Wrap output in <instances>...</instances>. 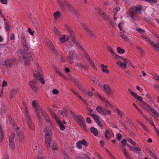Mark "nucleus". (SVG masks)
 <instances>
[{"label":"nucleus","mask_w":159,"mask_h":159,"mask_svg":"<svg viewBox=\"0 0 159 159\" xmlns=\"http://www.w3.org/2000/svg\"><path fill=\"white\" fill-rule=\"evenodd\" d=\"M37 73L36 74L34 73L36 79L33 80L32 81H30L29 82V85L32 90L36 93L37 92L38 88L37 84L38 82V80L43 84H44L45 83L44 80L42 77L43 74L42 70L39 66L37 67Z\"/></svg>","instance_id":"f257e3e1"},{"label":"nucleus","mask_w":159,"mask_h":159,"mask_svg":"<svg viewBox=\"0 0 159 159\" xmlns=\"http://www.w3.org/2000/svg\"><path fill=\"white\" fill-rule=\"evenodd\" d=\"M45 135V142L46 144H49L53 141L51 139V136L52 135L51 129L50 127H46L45 130H44Z\"/></svg>","instance_id":"f03ea898"},{"label":"nucleus","mask_w":159,"mask_h":159,"mask_svg":"<svg viewBox=\"0 0 159 159\" xmlns=\"http://www.w3.org/2000/svg\"><path fill=\"white\" fill-rule=\"evenodd\" d=\"M142 7H138L135 6L134 7H133L130 8L129 9V14L131 17L134 20L135 19V17H136V14L137 12H139L141 10Z\"/></svg>","instance_id":"7ed1b4c3"},{"label":"nucleus","mask_w":159,"mask_h":159,"mask_svg":"<svg viewBox=\"0 0 159 159\" xmlns=\"http://www.w3.org/2000/svg\"><path fill=\"white\" fill-rule=\"evenodd\" d=\"M75 115H76V116L75 117V119L77 123L83 129L86 130L85 123L84 122V119L83 117L82 116H80L79 117L76 114Z\"/></svg>","instance_id":"20e7f679"},{"label":"nucleus","mask_w":159,"mask_h":159,"mask_svg":"<svg viewBox=\"0 0 159 159\" xmlns=\"http://www.w3.org/2000/svg\"><path fill=\"white\" fill-rule=\"evenodd\" d=\"M115 55L117 57H118L122 59L124 62L122 63L120 61H118L117 62V64L122 69L125 68L126 67L127 64H129V63H130V61L129 60L126 58H123L122 57L119 56L116 54H115Z\"/></svg>","instance_id":"39448f33"},{"label":"nucleus","mask_w":159,"mask_h":159,"mask_svg":"<svg viewBox=\"0 0 159 159\" xmlns=\"http://www.w3.org/2000/svg\"><path fill=\"white\" fill-rule=\"evenodd\" d=\"M17 55L20 59L24 61L25 64H27L28 62H30V61L28 62V61L26 60L25 57V53L24 52L21 50L19 51L18 52Z\"/></svg>","instance_id":"423d86ee"},{"label":"nucleus","mask_w":159,"mask_h":159,"mask_svg":"<svg viewBox=\"0 0 159 159\" xmlns=\"http://www.w3.org/2000/svg\"><path fill=\"white\" fill-rule=\"evenodd\" d=\"M102 89L108 96H109L112 94V93L109 86L106 84H105L102 87Z\"/></svg>","instance_id":"0eeeda50"},{"label":"nucleus","mask_w":159,"mask_h":159,"mask_svg":"<svg viewBox=\"0 0 159 159\" xmlns=\"http://www.w3.org/2000/svg\"><path fill=\"white\" fill-rule=\"evenodd\" d=\"M14 64V62L13 61L10 59H8L4 61L3 63V65L4 67L8 68V67L10 68Z\"/></svg>","instance_id":"6e6552de"},{"label":"nucleus","mask_w":159,"mask_h":159,"mask_svg":"<svg viewBox=\"0 0 159 159\" xmlns=\"http://www.w3.org/2000/svg\"><path fill=\"white\" fill-rule=\"evenodd\" d=\"M46 44L50 48L53 53L56 54L57 53L56 51L55 48V47L52 44V43L50 42V41L48 40L46 42Z\"/></svg>","instance_id":"1a4fd4ad"},{"label":"nucleus","mask_w":159,"mask_h":159,"mask_svg":"<svg viewBox=\"0 0 159 159\" xmlns=\"http://www.w3.org/2000/svg\"><path fill=\"white\" fill-rule=\"evenodd\" d=\"M113 136V134L112 133L111 130L110 131L108 130H106L104 136L105 138L107 140H109L111 139V137Z\"/></svg>","instance_id":"9d476101"},{"label":"nucleus","mask_w":159,"mask_h":159,"mask_svg":"<svg viewBox=\"0 0 159 159\" xmlns=\"http://www.w3.org/2000/svg\"><path fill=\"white\" fill-rule=\"evenodd\" d=\"M58 2L59 7L63 10L65 9L64 5L67 7V5H69L68 3L66 0L63 2L61 1H58Z\"/></svg>","instance_id":"9b49d317"},{"label":"nucleus","mask_w":159,"mask_h":159,"mask_svg":"<svg viewBox=\"0 0 159 159\" xmlns=\"http://www.w3.org/2000/svg\"><path fill=\"white\" fill-rule=\"evenodd\" d=\"M23 45L24 47V49L26 51H28L26 52V53L27 54H28V57L29 58V60H28L29 62L31 61L32 60V58L31 56L30 52L28 51L29 50L27 46L26 45V44H23Z\"/></svg>","instance_id":"f8f14e48"},{"label":"nucleus","mask_w":159,"mask_h":159,"mask_svg":"<svg viewBox=\"0 0 159 159\" xmlns=\"http://www.w3.org/2000/svg\"><path fill=\"white\" fill-rule=\"evenodd\" d=\"M75 53L72 51H69L68 54V58L69 60L72 62L75 57Z\"/></svg>","instance_id":"ddd939ff"},{"label":"nucleus","mask_w":159,"mask_h":159,"mask_svg":"<svg viewBox=\"0 0 159 159\" xmlns=\"http://www.w3.org/2000/svg\"><path fill=\"white\" fill-rule=\"evenodd\" d=\"M48 144L52 150H57L58 148L57 145L54 141L51 143H49Z\"/></svg>","instance_id":"4468645a"},{"label":"nucleus","mask_w":159,"mask_h":159,"mask_svg":"<svg viewBox=\"0 0 159 159\" xmlns=\"http://www.w3.org/2000/svg\"><path fill=\"white\" fill-rule=\"evenodd\" d=\"M90 130L96 136H97L98 135V132L96 128L92 127L90 128Z\"/></svg>","instance_id":"2eb2a0df"},{"label":"nucleus","mask_w":159,"mask_h":159,"mask_svg":"<svg viewBox=\"0 0 159 159\" xmlns=\"http://www.w3.org/2000/svg\"><path fill=\"white\" fill-rule=\"evenodd\" d=\"M17 93V90H12L10 92V98H13L15 95Z\"/></svg>","instance_id":"dca6fc26"},{"label":"nucleus","mask_w":159,"mask_h":159,"mask_svg":"<svg viewBox=\"0 0 159 159\" xmlns=\"http://www.w3.org/2000/svg\"><path fill=\"white\" fill-rule=\"evenodd\" d=\"M27 123L28 124V127L31 130L33 129V124L31 121V120H27Z\"/></svg>","instance_id":"f3484780"},{"label":"nucleus","mask_w":159,"mask_h":159,"mask_svg":"<svg viewBox=\"0 0 159 159\" xmlns=\"http://www.w3.org/2000/svg\"><path fill=\"white\" fill-rule=\"evenodd\" d=\"M132 151L135 152L138 155H140L141 154L140 151H141V149L139 147H136L135 148H132Z\"/></svg>","instance_id":"a211bd4d"},{"label":"nucleus","mask_w":159,"mask_h":159,"mask_svg":"<svg viewBox=\"0 0 159 159\" xmlns=\"http://www.w3.org/2000/svg\"><path fill=\"white\" fill-rule=\"evenodd\" d=\"M87 114L92 116L93 118L96 122L99 120V117L96 114H93L89 113H87Z\"/></svg>","instance_id":"6ab92c4d"},{"label":"nucleus","mask_w":159,"mask_h":159,"mask_svg":"<svg viewBox=\"0 0 159 159\" xmlns=\"http://www.w3.org/2000/svg\"><path fill=\"white\" fill-rule=\"evenodd\" d=\"M121 148L122 149V151L126 156H129V154L126 151V150L125 148V146L123 145H121Z\"/></svg>","instance_id":"aec40b11"},{"label":"nucleus","mask_w":159,"mask_h":159,"mask_svg":"<svg viewBox=\"0 0 159 159\" xmlns=\"http://www.w3.org/2000/svg\"><path fill=\"white\" fill-rule=\"evenodd\" d=\"M21 40L23 44H26L25 33H22L21 35Z\"/></svg>","instance_id":"412c9836"},{"label":"nucleus","mask_w":159,"mask_h":159,"mask_svg":"<svg viewBox=\"0 0 159 159\" xmlns=\"http://www.w3.org/2000/svg\"><path fill=\"white\" fill-rule=\"evenodd\" d=\"M111 112L108 110H107L105 108H103L101 114L103 115H105L109 114H110Z\"/></svg>","instance_id":"4be33fe9"},{"label":"nucleus","mask_w":159,"mask_h":159,"mask_svg":"<svg viewBox=\"0 0 159 159\" xmlns=\"http://www.w3.org/2000/svg\"><path fill=\"white\" fill-rule=\"evenodd\" d=\"M57 123L59 125L60 127V129L62 131L64 130L65 129V126L63 124L61 120L58 121Z\"/></svg>","instance_id":"5701e85b"},{"label":"nucleus","mask_w":159,"mask_h":159,"mask_svg":"<svg viewBox=\"0 0 159 159\" xmlns=\"http://www.w3.org/2000/svg\"><path fill=\"white\" fill-rule=\"evenodd\" d=\"M53 31L55 34L57 36L61 37L62 36L61 34V33L56 27H55L54 28Z\"/></svg>","instance_id":"b1692460"},{"label":"nucleus","mask_w":159,"mask_h":159,"mask_svg":"<svg viewBox=\"0 0 159 159\" xmlns=\"http://www.w3.org/2000/svg\"><path fill=\"white\" fill-rule=\"evenodd\" d=\"M64 111H62L61 110H59L58 111V114L59 115H61L63 117L66 116L67 115V113L66 112V109H64Z\"/></svg>","instance_id":"393cba45"},{"label":"nucleus","mask_w":159,"mask_h":159,"mask_svg":"<svg viewBox=\"0 0 159 159\" xmlns=\"http://www.w3.org/2000/svg\"><path fill=\"white\" fill-rule=\"evenodd\" d=\"M10 143L9 146L12 149H14L15 147V144L13 141L11 140L9 141Z\"/></svg>","instance_id":"a878e982"},{"label":"nucleus","mask_w":159,"mask_h":159,"mask_svg":"<svg viewBox=\"0 0 159 159\" xmlns=\"http://www.w3.org/2000/svg\"><path fill=\"white\" fill-rule=\"evenodd\" d=\"M4 133L3 132L1 127L0 126V141L2 140L4 137Z\"/></svg>","instance_id":"bb28decb"},{"label":"nucleus","mask_w":159,"mask_h":159,"mask_svg":"<svg viewBox=\"0 0 159 159\" xmlns=\"http://www.w3.org/2000/svg\"><path fill=\"white\" fill-rule=\"evenodd\" d=\"M120 36L121 37L122 39H123L124 40H125L126 41L128 42L129 41V39L127 38L125 34H120Z\"/></svg>","instance_id":"cd10ccee"},{"label":"nucleus","mask_w":159,"mask_h":159,"mask_svg":"<svg viewBox=\"0 0 159 159\" xmlns=\"http://www.w3.org/2000/svg\"><path fill=\"white\" fill-rule=\"evenodd\" d=\"M79 142L81 144L84 145L85 146H87L88 145L87 143L84 139H83L81 141H79Z\"/></svg>","instance_id":"c85d7f7f"},{"label":"nucleus","mask_w":159,"mask_h":159,"mask_svg":"<svg viewBox=\"0 0 159 159\" xmlns=\"http://www.w3.org/2000/svg\"><path fill=\"white\" fill-rule=\"evenodd\" d=\"M117 51L120 53L123 54L125 52L124 49H121L120 47H118L117 48Z\"/></svg>","instance_id":"c756f323"},{"label":"nucleus","mask_w":159,"mask_h":159,"mask_svg":"<svg viewBox=\"0 0 159 159\" xmlns=\"http://www.w3.org/2000/svg\"><path fill=\"white\" fill-rule=\"evenodd\" d=\"M63 36L61 38H59V39L61 41V42H60L61 44L63 43L66 42V41L65 39V35H63Z\"/></svg>","instance_id":"7c9ffc66"},{"label":"nucleus","mask_w":159,"mask_h":159,"mask_svg":"<svg viewBox=\"0 0 159 159\" xmlns=\"http://www.w3.org/2000/svg\"><path fill=\"white\" fill-rule=\"evenodd\" d=\"M60 12L59 11H57L54 13L53 15L54 18L56 19L58 16H60Z\"/></svg>","instance_id":"2f4dec72"},{"label":"nucleus","mask_w":159,"mask_h":159,"mask_svg":"<svg viewBox=\"0 0 159 159\" xmlns=\"http://www.w3.org/2000/svg\"><path fill=\"white\" fill-rule=\"evenodd\" d=\"M103 108L101 106H98L96 107V110L97 112L100 113H101Z\"/></svg>","instance_id":"473e14b6"},{"label":"nucleus","mask_w":159,"mask_h":159,"mask_svg":"<svg viewBox=\"0 0 159 159\" xmlns=\"http://www.w3.org/2000/svg\"><path fill=\"white\" fill-rule=\"evenodd\" d=\"M15 136V134L14 133H12L11 135L9 137V141L12 140L13 141V139Z\"/></svg>","instance_id":"72a5a7b5"},{"label":"nucleus","mask_w":159,"mask_h":159,"mask_svg":"<svg viewBox=\"0 0 159 159\" xmlns=\"http://www.w3.org/2000/svg\"><path fill=\"white\" fill-rule=\"evenodd\" d=\"M0 45L1 46L8 49L10 47V45L8 43V42H7V43L1 44Z\"/></svg>","instance_id":"f704fd0d"},{"label":"nucleus","mask_w":159,"mask_h":159,"mask_svg":"<svg viewBox=\"0 0 159 159\" xmlns=\"http://www.w3.org/2000/svg\"><path fill=\"white\" fill-rule=\"evenodd\" d=\"M12 126H13V128L15 129V130L16 131L19 129V128L17 127V125H16L15 122L12 123L11 124Z\"/></svg>","instance_id":"c9c22d12"},{"label":"nucleus","mask_w":159,"mask_h":159,"mask_svg":"<svg viewBox=\"0 0 159 159\" xmlns=\"http://www.w3.org/2000/svg\"><path fill=\"white\" fill-rule=\"evenodd\" d=\"M150 124L153 125L154 128V129H155L156 132L157 133V135L159 137V131L156 128L155 126L154 125L153 123L152 122V123L150 122Z\"/></svg>","instance_id":"e433bc0d"},{"label":"nucleus","mask_w":159,"mask_h":159,"mask_svg":"<svg viewBox=\"0 0 159 159\" xmlns=\"http://www.w3.org/2000/svg\"><path fill=\"white\" fill-rule=\"evenodd\" d=\"M56 72L59 74L61 76L63 77L64 79L66 78V77L62 74L61 72L59 71L58 70H56Z\"/></svg>","instance_id":"4c0bfd02"},{"label":"nucleus","mask_w":159,"mask_h":159,"mask_svg":"<svg viewBox=\"0 0 159 159\" xmlns=\"http://www.w3.org/2000/svg\"><path fill=\"white\" fill-rule=\"evenodd\" d=\"M71 40L77 46H78L79 43L77 41H76V40L75 39L74 37H73V38H72L71 39Z\"/></svg>","instance_id":"58836bf2"},{"label":"nucleus","mask_w":159,"mask_h":159,"mask_svg":"<svg viewBox=\"0 0 159 159\" xmlns=\"http://www.w3.org/2000/svg\"><path fill=\"white\" fill-rule=\"evenodd\" d=\"M149 154H150L151 156H152L153 157H154L155 159H158L157 156L153 153L151 150H149Z\"/></svg>","instance_id":"ea45409f"},{"label":"nucleus","mask_w":159,"mask_h":159,"mask_svg":"<svg viewBox=\"0 0 159 159\" xmlns=\"http://www.w3.org/2000/svg\"><path fill=\"white\" fill-rule=\"evenodd\" d=\"M68 8L71 11H72L73 12H74V11H75V9H74L73 7L70 6V5H68Z\"/></svg>","instance_id":"a19ab883"},{"label":"nucleus","mask_w":159,"mask_h":159,"mask_svg":"<svg viewBox=\"0 0 159 159\" xmlns=\"http://www.w3.org/2000/svg\"><path fill=\"white\" fill-rule=\"evenodd\" d=\"M136 30L138 31L139 33L141 34H143L145 32V31L139 28H137Z\"/></svg>","instance_id":"79ce46f5"},{"label":"nucleus","mask_w":159,"mask_h":159,"mask_svg":"<svg viewBox=\"0 0 159 159\" xmlns=\"http://www.w3.org/2000/svg\"><path fill=\"white\" fill-rule=\"evenodd\" d=\"M88 33L90 37L93 38H95L94 35L93 34V32L91 30L89 31L88 32Z\"/></svg>","instance_id":"37998d69"},{"label":"nucleus","mask_w":159,"mask_h":159,"mask_svg":"<svg viewBox=\"0 0 159 159\" xmlns=\"http://www.w3.org/2000/svg\"><path fill=\"white\" fill-rule=\"evenodd\" d=\"M41 112L42 113V115L43 116H44L45 119H47L48 117L46 115V113L43 110H42V111H41Z\"/></svg>","instance_id":"c03bdc74"},{"label":"nucleus","mask_w":159,"mask_h":159,"mask_svg":"<svg viewBox=\"0 0 159 159\" xmlns=\"http://www.w3.org/2000/svg\"><path fill=\"white\" fill-rule=\"evenodd\" d=\"M88 61H89V63H90V65H91L92 67H94V63L93 62L92 60H90V57L89 58V59H88Z\"/></svg>","instance_id":"a18cd8bd"},{"label":"nucleus","mask_w":159,"mask_h":159,"mask_svg":"<svg viewBox=\"0 0 159 159\" xmlns=\"http://www.w3.org/2000/svg\"><path fill=\"white\" fill-rule=\"evenodd\" d=\"M5 25H6V26L5 27V29L7 31H8L10 30V26L8 25V23L7 22L5 23Z\"/></svg>","instance_id":"49530a36"},{"label":"nucleus","mask_w":159,"mask_h":159,"mask_svg":"<svg viewBox=\"0 0 159 159\" xmlns=\"http://www.w3.org/2000/svg\"><path fill=\"white\" fill-rule=\"evenodd\" d=\"M36 115L37 116V119H38V120H39V123H40L41 122L42 119L41 118V117H40V114H37Z\"/></svg>","instance_id":"de8ad7c7"},{"label":"nucleus","mask_w":159,"mask_h":159,"mask_svg":"<svg viewBox=\"0 0 159 159\" xmlns=\"http://www.w3.org/2000/svg\"><path fill=\"white\" fill-rule=\"evenodd\" d=\"M126 119L127 120V122L128 123L129 125V126L131 127L132 128L133 127V125L131 123V122L129 120L128 118H126Z\"/></svg>","instance_id":"09e8293b"},{"label":"nucleus","mask_w":159,"mask_h":159,"mask_svg":"<svg viewBox=\"0 0 159 159\" xmlns=\"http://www.w3.org/2000/svg\"><path fill=\"white\" fill-rule=\"evenodd\" d=\"M116 111L118 112V115L122 117V116L123 114V112L120 111L119 109H117Z\"/></svg>","instance_id":"8fccbe9b"},{"label":"nucleus","mask_w":159,"mask_h":159,"mask_svg":"<svg viewBox=\"0 0 159 159\" xmlns=\"http://www.w3.org/2000/svg\"><path fill=\"white\" fill-rule=\"evenodd\" d=\"M116 137L117 139L120 141V139L122 138V136L120 134L118 133L116 135Z\"/></svg>","instance_id":"3c124183"},{"label":"nucleus","mask_w":159,"mask_h":159,"mask_svg":"<svg viewBox=\"0 0 159 159\" xmlns=\"http://www.w3.org/2000/svg\"><path fill=\"white\" fill-rule=\"evenodd\" d=\"M52 93L54 94H57L59 93V91L57 89H54L52 91Z\"/></svg>","instance_id":"603ef678"},{"label":"nucleus","mask_w":159,"mask_h":159,"mask_svg":"<svg viewBox=\"0 0 159 159\" xmlns=\"http://www.w3.org/2000/svg\"><path fill=\"white\" fill-rule=\"evenodd\" d=\"M79 65L81 68L84 69H86L87 68L86 66L84 64H79Z\"/></svg>","instance_id":"864d4df0"},{"label":"nucleus","mask_w":159,"mask_h":159,"mask_svg":"<svg viewBox=\"0 0 159 159\" xmlns=\"http://www.w3.org/2000/svg\"><path fill=\"white\" fill-rule=\"evenodd\" d=\"M107 49L111 53L114 54L115 55L116 54L114 53V52L112 50V49L109 46H107Z\"/></svg>","instance_id":"5fc2aeb1"},{"label":"nucleus","mask_w":159,"mask_h":159,"mask_svg":"<svg viewBox=\"0 0 159 159\" xmlns=\"http://www.w3.org/2000/svg\"><path fill=\"white\" fill-rule=\"evenodd\" d=\"M83 27L84 29L86 30L88 32L90 30L89 29L88 27L86 25H84Z\"/></svg>","instance_id":"6e6d98bb"},{"label":"nucleus","mask_w":159,"mask_h":159,"mask_svg":"<svg viewBox=\"0 0 159 159\" xmlns=\"http://www.w3.org/2000/svg\"><path fill=\"white\" fill-rule=\"evenodd\" d=\"M140 125H141L142 128L145 131H146L147 130V128L143 123H140Z\"/></svg>","instance_id":"4d7b16f0"},{"label":"nucleus","mask_w":159,"mask_h":159,"mask_svg":"<svg viewBox=\"0 0 159 159\" xmlns=\"http://www.w3.org/2000/svg\"><path fill=\"white\" fill-rule=\"evenodd\" d=\"M121 145H123L124 146H125V145H126V141L125 139H123L121 141Z\"/></svg>","instance_id":"13d9d810"},{"label":"nucleus","mask_w":159,"mask_h":159,"mask_svg":"<svg viewBox=\"0 0 159 159\" xmlns=\"http://www.w3.org/2000/svg\"><path fill=\"white\" fill-rule=\"evenodd\" d=\"M98 125L102 129V124L100 120H98V121L96 122Z\"/></svg>","instance_id":"bf43d9fd"},{"label":"nucleus","mask_w":159,"mask_h":159,"mask_svg":"<svg viewBox=\"0 0 159 159\" xmlns=\"http://www.w3.org/2000/svg\"><path fill=\"white\" fill-rule=\"evenodd\" d=\"M38 104L36 103V102L35 101H33L32 102V106L34 107V108H35L36 107H37V105H38Z\"/></svg>","instance_id":"052dcab7"},{"label":"nucleus","mask_w":159,"mask_h":159,"mask_svg":"<svg viewBox=\"0 0 159 159\" xmlns=\"http://www.w3.org/2000/svg\"><path fill=\"white\" fill-rule=\"evenodd\" d=\"M28 32L30 34V35L34 36V31H32L31 29L30 28L28 29Z\"/></svg>","instance_id":"680f3d73"},{"label":"nucleus","mask_w":159,"mask_h":159,"mask_svg":"<svg viewBox=\"0 0 159 159\" xmlns=\"http://www.w3.org/2000/svg\"><path fill=\"white\" fill-rule=\"evenodd\" d=\"M76 146L77 147L79 148V149H81L82 148V145H81V144L79 142H78V143H76Z\"/></svg>","instance_id":"e2e57ef3"},{"label":"nucleus","mask_w":159,"mask_h":159,"mask_svg":"<svg viewBox=\"0 0 159 159\" xmlns=\"http://www.w3.org/2000/svg\"><path fill=\"white\" fill-rule=\"evenodd\" d=\"M68 29V31L69 32V33H70V37L71 38H73V37H74V36H73V35H72L73 31L69 29Z\"/></svg>","instance_id":"0e129e2a"},{"label":"nucleus","mask_w":159,"mask_h":159,"mask_svg":"<svg viewBox=\"0 0 159 159\" xmlns=\"http://www.w3.org/2000/svg\"><path fill=\"white\" fill-rule=\"evenodd\" d=\"M25 116H26L27 120H29H29L31 119L30 118V116L29 113H26L25 114Z\"/></svg>","instance_id":"69168bd1"},{"label":"nucleus","mask_w":159,"mask_h":159,"mask_svg":"<svg viewBox=\"0 0 159 159\" xmlns=\"http://www.w3.org/2000/svg\"><path fill=\"white\" fill-rule=\"evenodd\" d=\"M34 108L35 109V111L36 113V114H40L39 112V107H36Z\"/></svg>","instance_id":"338daca9"},{"label":"nucleus","mask_w":159,"mask_h":159,"mask_svg":"<svg viewBox=\"0 0 159 159\" xmlns=\"http://www.w3.org/2000/svg\"><path fill=\"white\" fill-rule=\"evenodd\" d=\"M83 157L85 159H91L86 154H84L83 155Z\"/></svg>","instance_id":"774afa93"}]
</instances>
